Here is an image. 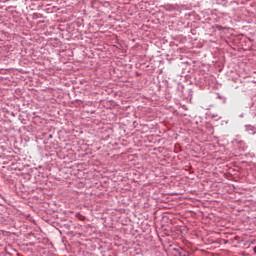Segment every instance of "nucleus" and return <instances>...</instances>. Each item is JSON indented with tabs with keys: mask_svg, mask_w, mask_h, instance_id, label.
I'll use <instances>...</instances> for the list:
<instances>
[{
	"mask_svg": "<svg viewBox=\"0 0 256 256\" xmlns=\"http://www.w3.org/2000/svg\"><path fill=\"white\" fill-rule=\"evenodd\" d=\"M254 253H256V246L254 247Z\"/></svg>",
	"mask_w": 256,
	"mask_h": 256,
	"instance_id": "nucleus-1",
	"label": "nucleus"
}]
</instances>
